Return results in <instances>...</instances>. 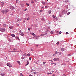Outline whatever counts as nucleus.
I'll return each mask as SVG.
<instances>
[{"instance_id": "62", "label": "nucleus", "mask_w": 76, "mask_h": 76, "mask_svg": "<svg viewBox=\"0 0 76 76\" xmlns=\"http://www.w3.org/2000/svg\"><path fill=\"white\" fill-rule=\"evenodd\" d=\"M17 26H19V24H17Z\"/></svg>"}, {"instance_id": "58", "label": "nucleus", "mask_w": 76, "mask_h": 76, "mask_svg": "<svg viewBox=\"0 0 76 76\" xmlns=\"http://www.w3.org/2000/svg\"><path fill=\"white\" fill-rule=\"evenodd\" d=\"M26 9H25V10H24V11H26Z\"/></svg>"}, {"instance_id": "52", "label": "nucleus", "mask_w": 76, "mask_h": 76, "mask_svg": "<svg viewBox=\"0 0 76 76\" xmlns=\"http://www.w3.org/2000/svg\"><path fill=\"white\" fill-rule=\"evenodd\" d=\"M52 76H55V75L54 74Z\"/></svg>"}, {"instance_id": "6", "label": "nucleus", "mask_w": 76, "mask_h": 76, "mask_svg": "<svg viewBox=\"0 0 76 76\" xmlns=\"http://www.w3.org/2000/svg\"><path fill=\"white\" fill-rule=\"evenodd\" d=\"M5 13H7V12H9V10H8V9L6 10H5Z\"/></svg>"}, {"instance_id": "36", "label": "nucleus", "mask_w": 76, "mask_h": 76, "mask_svg": "<svg viewBox=\"0 0 76 76\" xmlns=\"http://www.w3.org/2000/svg\"><path fill=\"white\" fill-rule=\"evenodd\" d=\"M59 34H61V31H60L59 32Z\"/></svg>"}, {"instance_id": "5", "label": "nucleus", "mask_w": 76, "mask_h": 76, "mask_svg": "<svg viewBox=\"0 0 76 76\" xmlns=\"http://www.w3.org/2000/svg\"><path fill=\"white\" fill-rule=\"evenodd\" d=\"M15 38L17 39V40H18V41H19V38L17 37H15Z\"/></svg>"}, {"instance_id": "40", "label": "nucleus", "mask_w": 76, "mask_h": 76, "mask_svg": "<svg viewBox=\"0 0 76 76\" xmlns=\"http://www.w3.org/2000/svg\"><path fill=\"white\" fill-rule=\"evenodd\" d=\"M1 3H2V4H4V2H1Z\"/></svg>"}, {"instance_id": "55", "label": "nucleus", "mask_w": 76, "mask_h": 76, "mask_svg": "<svg viewBox=\"0 0 76 76\" xmlns=\"http://www.w3.org/2000/svg\"><path fill=\"white\" fill-rule=\"evenodd\" d=\"M25 58V57H23L22 59H24Z\"/></svg>"}, {"instance_id": "18", "label": "nucleus", "mask_w": 76, "mask_h": 76, "mask_svg": "<svg viewBox=\"0 0 76 76\" xmlns=\"http://www.w3.org/2000/svg\"><path fill=\"white\" fill-rule=\"evenodd\" d=\"M42 4L43 5H44L45 4V2H42Z\"/></svg>"}, {"instance_id": "1", "label": "nucleus", "mask_w": 76, "mask_h": 76, "mask_svg": "<svg viewBox=\"0 0 76 76\" xmlns=\"http://www.w3.org/2000/svg\"><path fill=\"white\" fill-rule=\"evenodd\" d=\"M7 66H9V67H12V65L10 63H7Z\"/></svg>"}, {"instance_id": "39", "label": "nucleus", "mask_w": 76, "mask_h": 76, "mask_svg": "<svg viewBox=\"0 0 76 76\" xmlns=\"http://www.w3.org/2000/svg\"><path fill=\"white\" fill-rule=\"evenodd\" d=\"M43 64H45V63H46V62H43Z\"/></svg>"}, {"instance_id": "24", "label": "nucleus", "mask_w": 76, "mask_h": 76, "mask_svg": "<svg viewBox=\"0 0 76 76\" xmlns=\"http://www.w3.org/2000/svg\"><path fill=\"white\" fill-rule=\"evenodd\" d=\"M26 4L27 5V6H29V4H28V3H26Z\"/></svg>"}, {"instance_id": "32", "label": "nucleus", "mask_w": 76, "mask_h": 76, "mask_svg": "<svg viewBox=\"0 0 76 76\" xmlns=\"http://www.w3.org/2000/svg\"><path fill=\"white\" fill-rule=\"evenodd\" d=\"M66 35H67V34H69V33L67 32H66Z\"/></svg>"}, {"instance_id": "15", "label": "nucleus", "mask_w": 76, "mask_h": 76, "mask_svg": "<svg viewBox=\"0 0 76 76\" xmlns=\"http://www.w3.org/2000/svg\"><path fill=\"white\" fill-rule=\"evenodd\" d=\"M31 35H34V36L35 35V34L34 33H31Z\"/></svg>"}, {"instance_id": "29", "label": "nucleus", "mask_w": 76, "mask_h": 76, "mask_svg": "<svg viewBox=\"0 0 76 76\" xmlns=\"http://www.w3.org/2000/svg\"><path fill=\"white\" fill-rule=\"evenodd\" d=\"M56 44H57V45H58V44H59V42H57L56 43Z\"/></svg>"}, {"instance_id": "13", "label": "nucleus", "mask_w": 76, "mask_h": 76, "mask_svg": "<svg viewBox=\"0 0 76 76\" xmlns=\"http://www.w3.org/2000/svg\"><path fill=\"white\" fill-rule=\"evenodd\" d=\"M58 52H57V51H56L55 53L56 54H58Z\"/></svg>"}, {"instance_id": "4", "label": "nucleus", "mask_w": 76, "mask_h": 76, "mask_svg": "<svg viewBox=\"0 0 76 76\" xmlns=\"http://www.w3.org/2000/svg\"><path fill=\"white\" fill-rule=\"evenodd\" d=\"M34 38L35 39H38V37L36 36H35L34 37Z\"/></svg>"}, {"instance_id": "9", "label": "nucleus", "mask_w": 76, "mask_h": 76, "mask_svg": "<svg viewBox=\"0 0 76 76\" xmlns=\"http://www.w3.org/2000/svg\"><path fill=\"white\" fill-rule=\"evenodd\" d=\"M61 51H64V49L63 48H61Z\"/></svg>"}, {"instance_id": "34", "label": "nucleus", "mask_w": 76, "mask_h": 76, "mask_svg": "<svg viewBox=\"0 0 76 76\" xmlns=\"http://www.w3.org/2000/svg\"><path fill=\"white\" fill-rule=\"evenodd\" d=\"M31 57H30L29 58V60H31Z\"/></svg>"}, {"instance_id": "26", "label": "nucleus", "mask_w": 76, "mask_h": 76, "mask_svg": "<svg viewBox=\"0 0 76 76\" xmlns=\"http://www.w3.org/2000/svg\"><path fill=\"white\" fill-rule=\"evenodd\" d=\"M50 74H52L51 73H48V75H50Z\"/></svg>"}, {"instance_id": "41", "label": "nucleus", "mask_w": 76, "mask_h": 76, "mask_svg": "<svg viewBox=\"0 0 76 76\" xmlns=\"http://www.w3.org/2000/svg\"><path fill=\"white\" fill-rule=\"evenodd\" d=\"M51 13V11L49 12V14H50Z\"/></svg>"}, {"instance_id": "63", "label": "nucleus", "mask_w": 76, "mask_h": 76, "mask_svg": "<svg viewBox=\"0 0 76 76\" xmlns=\"http://www.w3.org/2000/svg\"><path fill=\"white\" fill-rule=\"evenodd\" d=\"M33 26V25H32L31 26Z\"/></svg>"}, {"instance_id": "59", "label": "nucleus", "mask_w": 76, "mask_h": 76, "mask_svg": "<svg viewBox=\"0 0 76 76\" xmlns=\"http://www.w3.org/2000/svg\"><path fill=\"white\" fill-rule=\"evenodd\" d=\"M17 53H19V51H17Z\"/></svg>"}, {"instance_id": "25", "label": "nucleus", "mask_w": 76, "mask_h": 76, "mask_svg": "<svg viewBox=\"0 0 76 76\" xmlns=\"http://www.w3.org/2000/svg\"><path fill=\"white\" fill-rule=\"evenodd\" d=\"M27 56H28V57H29V56H30V54L29 53H28L27 54Z\"/></svg>"}, {"instance_id": "50", "label": "nucleus", "mask_w": 76, "mask_h": 76, "mask_svg": "<svg viewBox=\"0 0 76 76\" xmlns=\"http://www.w3.org/2000/svg\"><path fill=\"white\" fill-rule=\"evenodd\" d=\"M54 64H55V65H56V64H57V63H54Z\"/></svg>"}, {"instance_id": "43", "label": "nucleus", "mask_w": 76, "mask_h": 76, "mask_svg": "<svg viewBox=\"0 0 76 76\" xmlns=\"http://www.w3.org/2000/svg\"><path fill=\"white\" fill-rule=\"evenodd\" d=\"M16 4L17 3H18V0H16Z\"/></svg>"}, {"instance_id": "51", "label": "nucleus", "mask_w": 76, "mask_h": 76, "mask_svg": "<svg viewBox=\"0 0 76 76\" xmlns=\"http://www.w3.org/2000/svg\"><path fill=\"white\" fill-rule=\"evenodd\" d=\"M29 76H32V75H30Z\"/></svg>"}, {"instance_id": "17", "label": "nucleus", "mask_w": 76, "mask_h": 76, "mask_svg": "<svg viewBox=\"0 0 76 76\" xmlns=\"http://www.w3.org/2000/svg\"><path fill=\"white\" fill-rule=\"evenodd\" d=\"M26 53H25V54H23V56H26Z\"/></svg>"}, {"instance_id": "11", "label": "nucleus", "mask_w": 76, "mask_h": 76, "mask_svg": "<svg viewBox=\"0 0 76 76\" xmlns=\"http://www.w3.org/2000/svg\"><path fill=\"white\" fill-rule=\"evenodd\" d=\"M1 75V76H4V75H5V74L4 73L2 74V73H1L0 74Z\"/></svg>"}, {"instance_id": "37", "label": "nucleus", "mask_w": 76, "mask_h": 76, "mask_svg": "<svg viewBox=\"0 0 76 76\" xmlns=\"http://www.w3.org/2000/svg\"><path fill=\"white\" fill-rule=\"evenodd\" d=\"M22 75H23V74H22V73H20V76H22Z\"/></svg>"}, {"instance_id": "60", "label": "nucleus", "mask_w": 76, "mask_h": 76, "mask_svg": "<svg viewBox=\"0 0 76 76\" xmlns=\"http://www.w3.org/2000/svg\"><path fill=\"white\" fill-rule=\"evenodd\" d=\"M34 0V1H37V0Z\"/></svg>"}, {"instance_id": "12", "label": "nucleus", "mask_w": 76, "mask_h": 76, "mask_svg": "<svg viewBox=\"0 0 76 76\" xmlns=\"http://www.w3.org/2000/svg\"><path fill=\"white\" fill-rule=\"evenodd\" d=\"M9 28H10V29H13V26H10Z\"/></svg>"}, {"instance_id": "7", "label": "nucleus", "mask_w": 76, "mask_h": 76, "mask_svg": "<svg viewBox=\"0 0 76 76\" xmlns=\"http://www.w3.org/2000/svg\"><path fill=\"white\" fill-rule=\"evenodd\" d=\"M47 34V33H45V34H41V36H44V35H46Z\"/></svg>"}, {"instance_id": "38", "label": "nucleus", "mask_w": 76, "mask_h": 76, "mask_svg": "<svg viewBox=\"0 0 76 76\" xmlns=\"http://www.w3.org/2000/svg\"><path fill=\"white\" fill-rule=\"evenodd\" d=\"M28 31H30V28H28Z\"/></svg>"}, {"instance_id": "46", "label": "nucleus", "mask_w": 76, "mask_h": 76, "mask_svg": "<svg viewBox=\"0 0 76 76\" xmlns=\"http://www.w3.org/2000/svg\"><path fill=\"white\" fill-rule=\"evenodd\" d=\"M54 64V63H52L51 64Z\"/></svg>"}, {"instance_id": "49", "label": "nucleus", "mask_w": 76, "mask_h": 76, "mask_svg": "<svg viewBox=\"0 0 76 76\" xmlns=\"http://www.w3.org/2000/svg\"><path fill=\"white\" fill-rule=\"evenodd\" d=\"M36 47H38V45H36Z\"/></svg>"}, {"instance_id": "57", "label": "nucleus", "mask_w": 76, "mask_h": 76, "mask_svg": "<svg viewBox=\"0 0 76 76\" xmlns=\"http://www.w3.org/2000/svg\"><path fill=\"white\" fill-rule=\"evenodd\" d=\"M63 75H64V76H66V75H65V74H64Z\"/></svg>"}, {"instance_id": "56", "label": "nucleus", "mask_w": 76, "mask_h": 76, "mask_svg": "<svg viewBox=\"0 0 76 76\" xmlns=\"http://www.w3.org/2000/svg\"><path fill=\"white\" fill-rule=\"evenodd\" d=\"M11 52H14V51H11Z\"/></svg>"}, {"instance_id": "14", "label": "nucleus", "mask_w": 76, "mask_h": 76, "mask_svg": "<svg viewBox=\"0 0 76 76\" xmlns=\"http://www.w3.org/2000/svg\"><path fill=\"white\" fill-rule=\"evenodd\" d=\"M18 63L19 64V65H20V61H17Z\"/></svg>"}, {"instance_id": "2", "label": "nucleus", "mask_w": 76, "mask_h": 76, "mask_svg": "<svg viewBox=\"0 0 76 76\" xmlns=\"http://www.w3.org/2000/svg\"><path fill=\"white\" fill-rule=\"evenodd\" d=\"M53 60H54V61H59V58H55L53 59Z\"/></svg>"}, {"instance_id": "30", "label": "nucleus", "mask_w": 76, "mask_h": 76, "mask_svg": "<svg viewBox=\"0 0 76 76\" xmlns=\"http://www.w3.org/2000/svg\"><path fill=\"white\" fill-rule=\"evenodd\" d=\"M39 12H42V10H40Z\"/></svg>"}, {"instance_id": "22", "label": "nucleus", "mask_w": 76, "mask_h": 76, "mask_svg": "<svg viewBox=\"0 0 76 76\" xmlns=\"http://www.w3.org/2000/svg\"><path fill=\"white\" fill-rule=\"evenodd\" d=\"M45 8H48V7H49V6H45Z\"/></svg>"}, {"instance_id": "23", "label": "nucleus", "mask_w": 76, "mask_h": 76, "mask_svg": "<svg viewBox=\"0 0 76 76\" xmlns=\"http://www.w3.org/2000/svg\"><path fill=\"white\" fill-rule=\"evenodd\" d=\"M29 60L27 61V63L29 64Z\"/></svg>"}, {"instance_id": "64", "label": "nucleus", "mask_w": 76, "mask_h": 76, "mask_svg": "<svg viewBox=\"0 0 76 76\" xmlns=\"http://www.w3.org/2000/svg\"><path fill=\"white\" fill-rule=\"evenodd\" d=\"M43 7H42V9H43Z\"/></svg>"}, {"instance_id": "35", "label": "nucleus", "mask_w": 76, "mask_h": 76, "mask_svg": "<svg viewBox=\"0 0 76 76\" xmlns=\"http://www.w3.org/2000/svg\"><path fill=\"white\" fill-rule=\"evenodd\" d=\"M19 32L20 33H21L22 32V31H21V30H20L19 31Z\"/></svg>"}, {"instance_id": "45", "label": "nucleus", "mask_w": 76, "mask_h": 76, "mask_svg": "<svg viewBox=\"0 0 76 76\" xmlns=\"http://www.w3.org/2000/svg\"><path fill=\"white\" fill-rule=\"evenodd\" d=\"M59 55H61V52H60L59 53Z\"/></svg>"}, {"instance_id": "61", "label": "nucleus", "mask_w": 76, "mask_h": 76, "mask_svg": "<svg viewBox=\"0 0 76 76\" xmlns=\"http://www.w3.org/2000/svg\"><path fill=\"white\" fill-rule=\"evenodd\" d=\"M23 22H25V21H23Z\"/></svg>"}, {"instance_id": "44", "label": "nucleus", "mask_w": 76, "mask_h": 76, "mask_svg": "<svg viewBox=\"0 0 76 76\" xmlns=\"http://www.w3.org/2000/svg\"><path fill=\"white\" fill-rule=\"evenodd\" d=\"M56 55V54L55 53L53 55V56H55V55Z\"/></svg>"}, {"instance_id": "53", "label": "nucleus", "mask_w": 76, "mask_h": 76, "mask_svg": "<svg viewBox=\"0 0 76 76\" xmlns=\"http://www.w3.org/2000/svg\"><path fill=\"white\" fill-rule=\"evenodd\" d=\"M24 19H25V20H26L27 19H26V18H24Z\"/></svg>"}, {"instance_id": "19", "label": "nucleus", "mask_w": 76, "mask_h": 76, "mask_svg": "<svg viewBox=\"0 0 76 76\" xmlns=\"http://www.w3.org/2000/svg\"><path fill=\"white\" fill-rule=\"evenodd\" d=\"M20 35H21V36H23V35H24V34H23V33H21L20 34Z\"/></svg>"}, {"instance_id": "47", "label": "nucleus", "mask_w": 76, "mask_h": 76, "mask_svg": "<svg viewBox=\"0 0 76 76\" xmlns=\"http://www.w3.org/2000/svg\"><path fill=\"white\" fill-rule=\"evenodd\" d=\"M13 50H16V49H15V48H14Z\"/></svg>"}, {"instance_id": "20", "label": "nucleus", "mask_w": 76, "mask_h": 76, "mask_svg": "<svg viewBox=\"0 0 76 76\" xmlns=\"http://www.w3.org/2000/svg\"><path fill=\"white\" fill-rule=\"evenodd\" d=\"M70 12H68V13L67 14V15H70Z\"/></svg>"}, {"instance_id": "48", "label": "nucleus", "mask_w": 76, "mask_h": 76, "mask_svg": "<svg viewBox=\"0 0 76 76\" xmlns=\"http://www.w3.org/2000/svg\"><path fill=\"white\" fill-rule=\"evenodd\" d=\"M9 41H11V39H9Z\"/></svg>"}, {"instance_id": "3", "label": "nucleus", "mask_w": 76, "mask_h": 76, "mask_svg": "<svg viewBox=\"0 0 76 76\" xmlns=\"http://www.w3.org/2000/svg\"><path fill=\"white\" fill-rule=\"evenodd\" d=\"M10 9L11 10H13V9H15V7L13 6L10 7Z\"/></svg>"}, {"instance_id": "31", "label": "nucleus", "mask_w": 76, "mask_h": 76, "mask_svg": "<svg viewBox=\"0 0 76 76\" xmlns=\"http://www.w3.org/2000/svg\"><path fill=\"white\" fill-rule=\"evenodd\" d=\"M31 3H34V1H31Z\"/></svg>"}, {"instance_id": "28", "label": "nucleus", "mask_w": 76, "mask_h": 76, "mask_svg": "<svg viewBox=\"0 0 76 76\" xmlns=\"http://www.w3.org/2000/svg\"><path fill=\"white\" fill-rule=\"evenodd\" d=\"M27 20H29V18H28L27 19Z\"/></svg>"}, {"instance_id": "42", "label": "nucleus", "mask_w": 76, "mask_h": 76, "mask_svg": "<svg viewBox=\"0 0 76 76\" xmlns=\"http://www.w3.org/2000/svg\"><path fill=\"white\" fill-rule=\"evenodd\" d=\"M35 71V70L33 71V70H31V72H33V71Z\"/></svg>"}, {"instance_id": "10", "label": "nucleus", "mask_w": 76, "mask_h": 76, "mask_svg": "<svg viewBox=\"0 0 76 76\" xmlns=\"http://www.w3.org/2000/svg\"><path fill=\"white\" fill-rule=\"evenodd\" d=\"M5 30L4 29H1V31L2 32H4V31H5Z\"/></svg>"}, {"instance_id": "8", "label": "nucleus", "mask_w": 76, "mask_h": 76, "mask_svg": "<svg viewBox=\"0 0 76 76\" xmlns=\"http://www.w3.org/2000/svg\"><path fill=\"white\" fill-rule=\"evenodd\" d=\"M11 35L12 37H15V35L14 34H11Z\"/></svg>"}, {"instance_id": "16", "label": "nucleus", "mask_w": 76, "mask_h": 76, "mask_svg": "<svg viewBox=\"0 0 76 76\" xmlns=\"http://www.w3.org/2000/svg\"><path fill=\"white\" fill-rule=\"evenodd\" d=\"M1 12L2 13H3V14H4V10H2L1 11Z\"/></svg>"}, {"instance_id": "27", "label": "nucleus", "mask_w": 76, "mask_h": 76, "mask_svg": "<svg viewBox=\"0 0 76 76\" xmlns=\"http://www.w3.org/2000/svg\"><path fill=\"white\" fill-rule=\"evenodd\" d=\"M51 34H53V31H51L50 32Z\"/></svg>"}, {"instance_id": "54", "label": "nucleus", "mask_w": 76, "mask_h": 76, "mask_svg": "<svg viewBox=\"0 0 76 76\" xmlns=\"http://www.w3.org/2000/svg\"><path fill=\"white\" fill-rule=\"evenodd\" d=\"M28 64H27H27H26V66H27V65H28Z\"/></svg>"}, {"instance_id": "33", "label": "nucleus", "mask_w": 76, "mask_h": 76, "mask_svg": "<svg viewBox=\"0 0 76 76\" xmlns=\"http://www.w3.org/2000/svg\"><path fill=\"white\" fill-rule=\"evenodd\" d=\"M53 18H55V16H54V15H53Z\"/></svg>"}, {"instance_id": "21", "label": "nucleus", "mask_w": 76, "mask_h": 76, "mask_svg": "<svg viewBox=\"0 0 76 76\" xmlns=\"http://www.w3.org/2000/svg\"><path fill=\"white\" fill-rule=\"evenodd\" d=\"M34 75H35V74H37V73H37V72H34Z\"/></svg>"}]
</instances>
